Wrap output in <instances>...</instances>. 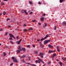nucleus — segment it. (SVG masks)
I'll use <instances>...</instances> for the list:
<instances>
[{
    "instance_id": "f704fd0d",
    "label": "nucleus",
    "mask_w": 66,
    "mask_h": 66,
    "mask_svg": "<svg viewBox=\"0 0 66 66\" xmlns=\"http://www.w3.org/2000/svg\"><path fill=\"white\" fill-rule=\"evenodd\" d=\"M40 61L41 62H42V63H43L44 64V61H43L42 60H41Z\"/></svg>"
},
{
    "instance_id": "69168bd1",
    "label": "nucleus",
    "mask_w": 66,
    "mask_h": 66,
    "mask_svg": "<svg viewBox=\"0 0 66 66\" xmlns=\"http://www.w3.org/2000/svg\"><path fill=\"white\" fill-rule=\"evenodd\" d=\"M23 62H24V61H23Z\"/></svg>"
},
{
    "instance_id": "4468645a",
    "label": "nucleus",
    "mask_w": 66,
    "mask_h": 66,
    "mask_svg": "<svg viewBox=\"0 0 66 66\" xmlns=\"http://www.w3.org/2000/svg\"><path fill=\"white\" fill-rule=\"evenodd\" d=\"M49 52L50 53H51V52H55V51H52V50H51V51H49Z\"/></svg>"
},
{
    "instance_id": "7ed1b4c3",
    "label": "nucleus",
    "mask_w": 66,
    "mask_h": 66,
    "mask_svg": "<svg viewBox=\"0 0 66 66\" xmlns=\"http://www.w3.org/2000/svg\"><path fill=\"white\" fill-rule=\"evenodd\" d=\"M40 54H39V56H40L42 58H43L44 57V56H43L44 55V54L42 53H39Z\"/></svg>"
},
{
    "instance_id": "a19ab883",
    "label": "nucleus",
    "mask_w": 66,
    "mask_h": 66,
    "mask_svg": "<svg viewBox=\"0 0 66 66\" xmlns=\"http://www.w3.org/2000/svg\"><path fill=\"white\" fill-rule=\"evenodd\" d=\"M38 3L39 4H41V3H40V2H38Z\"/></svg>"
},
{
    "instance_id": "052dcab7",
    "label": "nucleus",
    "mask_w": 66,
    "mask_h": 66,
    "mask_svg": "<svg viewBox=\"0 0 66 66\" xmlns=\"http://www.w3.org/2000/svg\"><path fill=\"white\" fill-rule=\"evenodd\" d=\"M57 60V61H58V60L57 59V60Z\"/></svg>"
},
{
    "instance_id": "cd10ccee",
    "label": "nucleus",
    "mask_w": 66,
    "mask_h": 66,
    "mask_svg": "<svg viewBox=\"0 0 66 66\" xmlns=\"http://www.w3.org/2000/svg\"><path fill=\"white\" fill-rule=\"evenodd\" d=\"M6 14V12H5L4 11L3 13V15H5Z\"/></svg>"
},
{
    "instance_id": "20e7f679",
    "label": "nucleus",
    "mask_w": 66,
    "mask_h": 66,
    "mask_svg": "<svg viewBox=\"0 0 66 66\" xmlns=\"http://www.w3.org/2000/svg\"><path fill=\"white\" fill-rule=\"evenodd\" d=\"M22 39H20L19 41H17L16 43H17L18 45H19V44H20V43H21V41L22 40Z\"/></svg>"
},
{
    "instance_id": "f257e3e1",
    "label": "nucleus",
    "mask_w": 66,
    "mask_h": 66,
    "mask_svg": "<svg viewBox=\"0 0 66 66\" xmlns=\"http://www.w3.org/2000/svg\"><path fill=\"white\" fill-rule=\"evenodd\" d=\"M49 37V35L47 34L46 36L44 37V38H42L41 39V41L42 42L43 40H45V39H46L47 38H48Z\"/></svg>"
},
{
    "instance_id": "4d7b16f0",
    "label": "nucleus",
    "mask_w": 66,
    "mask_h": 66,
    "mask_svg": "<svg viewBox=\"0 0 66 66\" xmlns=\"http://www.w3.org/2000/svg\"><path fill=\"white\" fill-rule=\"evenodd\" d=\"M49 35H52V34H49Z\"/></svg>"
},
{
    "instance_id": "f8f14e48",
    "label": "nucleus",
    "mask_w": 66,
    "mask_h": 66,
    "mask_svg": "<svg viewBox=\"0 0 66 66\" xmlns=\"http://www.w3.org/2000/svg\"><path fill=\"white\" fill-rule=\"evenodd\" d=\"M47 43H48V42L46 40L44 41V44L45 45H46V44H47Z\"/></svg>"
},
{
    "instance_id": "774afa93",
    "label": "nucleus",
    "mask_w": 66,
    "mask_h": 66,
    "mask_svg": "<svg viewBox=\"0 0 66 66\" xmlns=\"http://www.w3.org/2000/svg\"><path fill=\"white\" fill-rule=\"evenodd\" d=\"M65 63H66V62H65Z\"/></svg>"
},
{
    "instance_id": "4c0bfd02",
    "label": "nucleus",
    "mask_w": 66,
    "mask_h": 66,
    "mask_svg": "<svg viewBox=\"0 0 66 66\" xmlns=\"http://www.w3.org/2000/svg\"><path fill=\"white\" fill-rule=\"evenodd\" d=\"M9 39L10 40H13V39H12V37H11L10 38H9Z\"/></svg>"
},
{
    "instance_id": "09e8293b",
    "label": "nucleus",
    "mask_w": 66,
    "mask_h": 66,
    "mask_svg": "<svg viewBox=\"0 0 66 66\" xmlns=\"http://www.w3.org/2000/svg\"><path fill=\"white\" fill-rule=\"evenodd\" d=\"M8 27H9V28H11V26H10V25H9V26H8Z\"/></svg>"
},
{
    "instance_id": "1a4fd4ad",
    "label": "nucleus",
    "mask_w": 66,
    "mask_h": 66,
    "mask_svg": "<svg viewBox=\"0 0 66 66\" xmlns=\"http://www.w3.org/2000/svg\"><path fill=\"white\" fill-rule=\"evenodd\" d=\"M48 46L49 48H53V46H51V44H49L48 45Z\"/></svg>"
},
{
    "instance_id": "393cba45",
    "label": "nucleus",
    "mask_w": 66,
    "mask_h": 66,
    "mask_svg": "<svg viewBox=\"0 0 66 66\" xmlns=\"http://www.w3.org/2000/svg\"><path fill=\"white\" fill-rule=\"evenodd\" d=\"M3 54H4V56H5V55H6V53H5L4 52H3Z\"/></svg>"
},
{
    "instance_id": "f3484780",
    "label": "nucleus",
    "mask_w": 66,
    "mask_h": 66,
    "mask_svg": "<svg viewBox=\"0 0 66 66\" xmlns=\"http://www.w3.org/2000/svg\"><path fill=\"white\" fill-rule=\"evenodd\" d=\"M18 49L19 50H20L21 51H22V50H21V47L20 46H19V48Z\"/></svg>"
},
{
    "instance_id": "5701e85b",
    "label": "nucleus",
    "mask_w": 66,
    "mask_h": 66,
    "mask_svg": "<svg viewBox=\"0 0 66 66\" xmlns=\"http://www.w3.org/2000/svg\"><path fill=\"white\" fill-rule=\"evenodd\" d=\"M64 1V0H60V3H62V2H63Z\"/></svg>"
},
{
    "instance_id": "f03ea898",
    "label": "nucleus",
    "mask_w": 66,
    "mask_h": 66,
    "mask_svg": "<svg viewBox=\"0 0 66 66\" xmlns=\"http://www.w3.org/2000/svg\"><path fill=\"white\" fill-rule=\"evenodd\" d=\"M12 59L13 60L14 62H15V63H17L18 62L17 60V59L16 58L14 57H12Z\"/></svg>"
},
{
    "instance_id": "bf43d9fd",
    "label": "nucleus",
    "mask_w": 66,
    "mask_h": 66,
    "mask_svg": "<svg viewBox=\"0 0 66 66\" xmlns=\"http://www.w3.org/2000/svg\"><path fill=\"white\" fill-rule=\"evenodd\" d=\"M18 24H19V23L18 22Z\"/></svg>"
},
{
    "instance_id": "2eb2a0df",
    "label": "nucleus",
    "mask_w": 66,
    "mask_h": 66,
    "mask_svg": "<svg viewBox=\"0 0 66 66\" xmlns=\"http://www.w3.org/2000/svg\"><path fill=\"white\" fill-rule=\"evenodd\" d=\"M26 57V56L23 55L20 57L21 59H22V58H24V57Z\"/></svg>"
},
{
    "instance_id": "e433bc0d",
    "label": "nucleus",
    "mask_w": 66,
    "mask_h": 66,
    "mask_svg": "<svg viewBox=\"0 0 66 66\" xmlns=\"http://www.w3.org/2000/svg\"><path fill=\"white\" fill-rule=\"evenodd\" d=\"M32 21L33 22H35L36 21V20H33Z\"/></svg>"
},
{
    "instance_id": "0eeeda50",
    "label": "nucleus",
    "mask_w": 66,
    "mask_h": 66,
    "mask_svg": "<svg viewBox=\"0 0 66 66\" xmlns=\"http://www.w3.org/2000/svg\"><path fill=\"white\" fill-rule=\"evenodd\" d=\"M9 35L10 36H11V37H13V38H14V39H15V37L14 36V35H13L11 34H10Z\"/></svg>"
},
{
    "instance_id": "6e6d98bb",
    "label": "nucleus",
    "mask_w": 66,
    "mask_h": 66,
    "mask_svg": "<svg viewBox=\"0 0 66 66\" xmlns=\"http://www.w3.org/2000/svg\"><path fill=\"white\" fill-rule=\"evenodd\" d=\"M39 40H37L38 42H39Z\"/></svg>"
},
{
    "instance_id": "13d9d810",
    "label": "nucleus",
    "mask_w": 66,
    "mask_h": 66,
    "mask_svg": "<svg viewBox=\"0 0 66 66\" xmlns=\"http://www.w3.org/2000/svg\"><path fill=\"white\" fill-rule=\"evenodd\" d=\"M10 52L9 53V54H10Z\"/></svg>"
},
{
    "instance_id": "338daca9",
    "label": "nucleus",
    "mask_w": 66,
    "mask_h": 66,
    "mask_svg": "<svg viewBox=\"0 0 66 66\" xmlns=\"http://www.w3.org/2000/svg\"><path fill=\"white\" fill-rule=\"evenodd\" d=\"M65 50H66V49H65Z\"/></svg>"
},
{
    "instance_id": "5fc2aeb1",
    "label": "nucleus",
    "mask_w": 66,
    "mask_h": 66,
    "mask_svg": "<svg viewBox=\"0 0 66 66\" xmlns=\"http://www.w3.org/2000/svg\"><path fill=\"white\" fill-rule=\"evenodd\" d=\"M4 1H7V0H3Z\"/></svg>"
},
{
    "instance_id": "ea45409f",
    "label": "nucleus",
    "mask_w": 66,
    "mask_h": 66,
    "mask_svg": "<svg viewBox=\"0 0 66 66\" xmlns=\"http://www.w3.org/2000/svg\"><path fill=\"white\" fill-rule=\"evenodd\" d=\"M40 46L41 47H43V45L42 44H40Z\"/></svg>"
},
{
    "instance_id": "c756f323",
    "label": "nucleus",
    "mask_w": 66,
    "mask_h": 66,
    "mask_svg": "<svg viewBox=\"0 0 66 66\" xmlns=\"http://www.w3.org/2000/svg\"><path fill=\"white\" fill-rule=\"evenodd\" d=\"M23 31H24H24H27V29H24L23 30Z\"/></svg>"
},
{
    "instance_id": "bb28decb",
    "label": "nucleus",
    "mask_w": 66,
    "mask_h": 66,
    "mask_svg": "<svg viewBox=\"0 0 66 66\" xmlns=\"http://www.w3.org/2000/svg\"><path fill=\"white\" fill-rule=\"evenodd\" d=\"M47 26V24H45V26H43V28H45V27H46Z\"/></svg>"
},
{
    "instance_id": "e2e57ef3",
    "label": "nucleus",
    "mask_w": 66,
    "mask_h": 66,
    "mask_svg": "<svg viewBox=\"0 0 66 66\" xmlns=\"http://www.w3.org/2000/svg\"><path fill=\"white\" fill-rule=\"evenodd\" d=\"M45 65H43V66H45Z\"/></svg>"
},
{
    "instance_id": "3c124183",
    "label": "nucleus",
    "mask_w": 66,
    "mask_h": 66,
    "mask_svg": "<svg viewBox=\"0 0 66 66\" xmlns=\"http://www.w3.org/2000/svg\"><path fill=\"white\" fill-rule=\"evenodd\" d=\"M38 24H39V25H41V23H39Z\"/></svg>"
},
{
    "instance_id": "aec40b11",
    "label": "nucleus",
    "mask_w": 66,
    "mask_h": 66,
    "mask_svg": "<svg viewBox=\"0 0 66 66\" xmlns=\"http://www.w3.org/2000/svg\"><path fill=\"white\" fill-rule=\"evenodd\" d=\"M20 52V51L19 50H18L16 51V52L17 53H19Z\"/></svg>"
},
{
    "instance_id": "2f4dec72",
    "label": "nucleus",
    "mask_w": 66,
    "mask_h": 66,
    "mask_svg": "<svg viewBox=\"0 0 66 66\" xmlns=\"http://www.w3.org/2000/svg\"><path fill=\"white\" fill-rule=\"evenodd\" d=\"M54 30H56V26H55L54 27Z\"/></svg>"
},
{
    "instance_id": "58836bf2",
    "label": "nucleus",
    "mask_w": 66,
    "mask_h": 66,
    "mask_svg": "<svg viewBox=\"0 0 66 66\" xmlns=\"http://www.w3.org/2000/svg\"><path fill=\"white\" fill-rule=\"evenodd\" d=\"M33 14V12H30V15H31V14Z\"/></svg>"
},
{
    "instance_id": "b1692460",
    "label": "nucleus",
    "mask_w": 66,
    "mask_h": 66,
    "mask_svg": "<svg viewBox=\"0 0 66 66\" xmlns=\"http://www.w3.org/2000/svg\"><path fill=\"white\" fill-rule=\"evenodd\" d=\"M10 42L11 43V44H12V45H13L14 44V42H12V41L10 40Z\"/></svg>"
},
{
    "instance_id": "c85d7f7f",
    "label": "nucleus",
    "mask_w": 66,
    "mask_h": 66,
    "mask_svg": "<svg viewBox=\"0 0 66 66\" xmlns=\"http://www.w3.org/2000/svg\"><path fill=\"white\" fill-rule=\"evenodd\" d=\"M34 53H35V54H37V53H38V52L37 51H35L34 52Z\"/></svg>"
},
{
    "instance_id": "423d86ee",
    "label": "nucleus",
    "mask_w": 66,
    "mask_h": 66,
    "mask_svg": "<svg viewBox=\"0 0 66 66\" xmlns=\"http://www.w3.org/2000/svg\"><path fill=\"white\" fill-rule=\"evenodd\" d=\"M57 50L59 52H60V47L59 46H57Z\"/></svg>"
},
{
    "instance_id": "0e129e2a",
    "label": "nucleus",
    "mask_w": 66,
    "mask_h": 66,
    "mask_svg": "<svg viewBox=\"0 0 66 66\" xmlns=\"http://www.w3.org/2000/svg\"><path fill=\"white\" fill-rule=\"evenodd\" d=\"M24 10H22V11H23Z\"/></svg>"
},
{
    "instance_id": "473e14b6",
    "label": "nucleus",
    "mask_w": 66,
    "mask_h": 66,
    "mask_svg": "<svg viewBox=\"0 0 66 66\" xmlns=\"http://www.w3.org/2000/svg\"><path fill=\"white\" fill-rule=\"evenodd\" d=\"M28 60L29 61H30L31 60V57H28Z\"/></svg>"
},
{
    "instance_id": "9d476101",
    "label": "nucleus",
    "mask_w": 66,
    "mask_h": 66,
    "mask_svg": "<svg viewBox=\"0 0 66 66\" xmlns=\"http://www.w3.org/2000/svg\"><path fill=\"white\" fill-rule=\"evenodd\" d=\"M41 21H44V18L43 17L41 18Z\"/></svg>"
},
{
    "instance_id": "37998d69",
    "label": "nucleus",
    "mask_w": 66,
    "mask_h": 66,
    "mask_svg": "<svg viewBox=\"0 0 66 66\" xmlns=\"http://www.w3.org/2000/svg\"><path fill=\"white\" fill-rule=\"evenodd\" d=\"M32 46H33V47H34V48H35V45H32Z\"/></svg>"
},
{
    "instance_id": "a18cd8bd",
    "label": "nucleus",
    "mask_w": 66,
    "mask_h": 66,
    "mask_svg": "<svg viewBox=\"0 0 66 66\" xmlns=\"http://www.w3.org/2000/svg\"><path fill=\"white\" fill-rule=\"evenodd\" d=\"M38 59L39 60H40V61H41L42 60H41V59H40L39 58H38Z\"/></svg>"
},
{
    "instance_id": "7c9ffc66",
    "label": "nucleus",
    "mask_w": 66,
    "mask_h": 66,
    "mask_svg": "<svg viewBox=\"0 0 66 66\" xmlns=\"http://www.w3.org/2000/svg\"><path fill=\"white\" fill-rule=\"evenodd\" d=\"M33 28H30L29 29V31H31V30H33Z\"/></svg>"
},
{
    "instance_id": "864d4df0",
    "label": "nucleus",
    "mask_w": 66,
    "mask_h": 66,
    "mask_svg": "<svg viewBox=\"0 0 66 66\" xmlns=\"http://www.w3.org/2000/svg\"><path fill=\"white\" fill-rule=\"evenodd\" d=\"M16 38L17 39H18V37H17Z\"/></svg>"
},
{
    "instance_id": "c9c22d12",
    "label": "nucleus",
    "mask_w": 66,
    "mask_h": 66,
    "mask_svg": "<svg viewBox=\"0 0 66 66\" xmlns=\"http://www.w3.org/2000/svg\"><path fill=\"white\" fill-rule=\"evenodd\" d=\"M27 47H29V48L30 47V45H27Z\"/></svg>"
},
{
    "instance_id": "c03bdc74",
    "label": "nucleus",
    "mask_w": 66,
    "mask_h": 66,
    "mask_svg": "<svg viewBox=\"0 0 66 66\" xmlns=\"http://www.w3.org/2000/svg\"><path fill=\"white\" fill-rule=\"evenodd\" d=\"M42 15L43 16H46V14H43Z\"/></svg>"
},
{
    "instance_id": "dca6fc26",
    "label": "nucleus",
    "mask_w": 66,
    "mask_h": 66,
    "mask_svg": "<svg viewBox=\"0 0 66 66\" xmlns=\"http://www.w3.org/2000/svg\"><path fill=\"white\" fill-rule=\"evenodd\" d=\"M24 12L25 14H26V15H28V12H27V10H24Z\"/></svg>"
},
{
    "instance_id": "9b49d317",
    "label": "nucleus",
    "mask_w": 66,
    "mask_h": 66,
    "mask_svg": "<svg viewBox=\"0 0 66 66\" xmlns=\"http://www.w3.org/2000/svg\"><path fill=\"white\" fill-rule=\"evenodd\" d=\"M62 24L63 26H64H64H65L66 24V22L65 21L63 22L62 23Z\"/></svg>"
},
{
    "instance_id": "a878e982",
    "label": "nucleus",
    "mask_w": 66,
    "mask_h": 66,
    "mask_svg": "<svg viewBox=\"0 0 66 66\" xmlns=\"http://www.w3.org/2000/svg\"><path fill=\"white\" fill-rule=\"evenodd\" d=\"M46 41H47V43H49V42H50V41H51V40L50 39L48 40H46Z\"/></svg>"
},
{
    "instance_id": "680f3d73",
    "label": "nucleus",
    "mask_w": 66,
    "mask_h": 66,
    "mask_svg": "<svg viewBox=\"0 0 66 66\" xmlns=\"http://www.w3.org/2000/svg\"><path fill=\"white\" fill-rule=\"evenodd\" d=\"M1 44H0V46H1Z\"/></svg>"
},
{
    "instance_id": "4be33fe9",
    "label": "nucleus",
    "mask_w": 66,
    "mask_h": 66,
    "mask_svg": "<svg viewBox=\"0 0 66 66\" xmlns=\"http://www.w3.org/2000/svg\"><path fill=\"white\" fill-rule=\"evenodd\" d=\"M62 60H64V61H66V58L63 57L62 58Z\"/></svg>"
},
{
    "instance_id": "6ab92c4d",
    "label": "nucleus",
    "mask_w": 66,
    "mask_h": 66,
    "mask_svg": "<svg viewBox=\"0 0 66 66\" xmlns=\"http://www.w3.org/2000/svg\"><path fill=\"white\" fill-rule=\"evenodd\" d=\"M22 50L23 51H24L26 50V48H22Z\"/></svg>"
},
{
    "instance_id": "603ef678",
    "label": "nucleus",
    "mask_w": 66,
    "mask_h": 66,
    "mask_svg": "<svg viewBox=\"0 0 66 66\" xmlns=\"http://www.w3.org/2000/svg\"><path fill=\"white\" fill-rule=\"evenodd\" d=\"M2 15V13H1L0 14V15L1 16V15Z\"/></svg>"
},
{
    "instance_id": "6e6552de",
    "label": "nucleus",
    "mask_w": 66,
    "mask_h": 66,
    "mask_svg": "<svg viewBox=\"0 0 66 66\" xmlns=\"http://www.w3.org/2000/svg\"><path fill=\"white\" fill-rule=\"evenodd\" d=\"M35 62L36 63H40V61L39 60H36L35 61Z\"/></svg>"
},
{
    "instance_id": "de8ad7c7",
    "label": "nucleus",
    "mask_w": 66,
    "mask_h": 66,
    "mask_svg": "<svg viewBox=\"0 0 66 66\" xmlns=\"http://www.w3.org/2000/svg\"><path fill=\"white\" fill-rule=\"evenodd\" d=\"M8 20H10V18H8L7 19V21H8Z\"/></svg>"
},
{
    "instance_id": "8fccbe9b",
    "label": "nucleus",
    "mask_w": 66,
    "mask_h": 66,
    "mask_svg": "<svg viewBox=\"0 0 66 66\" xmlns=\"http://www.w3.org/2000/svg\"><path fill=\"white\" fill-rule=\"evenodd\" d=\"M26 24H24V27H26Z\"/></svg>"
},
{
    "instance_id": "ddd939ff",
    "label": "nucleus",
    "mask_w": 66,
    "mask_h": 66,
    "mask_svg": "<svg viewBox=\"0 0 66 66\" xmlns=\"http://www.w3.org/2000/svg\"><path fill=\"white\" fill-rule=\"evenodd\" d=\"M56 56V54L54 53L53 54V56H52V57H53V58H54V56Z\"/></svg>"
},
{
    "instance_id": "39448f33",
    "label": "nucleus",
    "mask_w": 66,
    "mask_h": 66,
    "mask_svg": "<svg viewBox=\"0 0 66 66\" xmlns=\"http://www.w3.org/2000/svg\"><path fill=\"white\" fill-rule=\"evenodd\" d=\"M26 64H28V65H31V66H36V65L35 64H31L29 63H26Z\"/></svg>"
},
{
    "instance_id": "72a5a7b5",
    "label": "nucleus",
    "mask_w": 66,
    "mask_h": 66,
    "mask_svg": "<svg viewBox=\"0 0 66 66\" xmlns=\"http://www.w3.org/2000/svg\"><path fill=\"white\" fill-rule=\"evenodd\" d=\"M13 65V63H12L11 64H10V66H12V65Z\"/></svg>"
},
{
    "instance_id": "79ce46f5",
    "label": "nucleus",
    "mask_w": 66,
    "mask_h": 66,
    "mask_svg": "<svg viewBox=\"0 0 66 66\" xmlns=\"http://www.w3.org/2000/svg\"><path fill=\"white\" fill-rule=\"evenodd\" d=\"M3 30V29L2 28L1 29H0V31H2Z\"/></svg>"
},
{
    "instance_id": "49530a36",
    "label": "nucleus",
    "mask_w": 66,
    "mask_h": 66,
    "mask_svg": "<svg viewBox=\"0 0 66 66\" xmlns=\"http://www.w3.org/2000/svg\"><path fill=\"white\" fill-rule=\"evenodd\" d=\"M8 33L7 32H6L5 34V35H7Z\"/></svg>"
},
{
    "instance_id": "412c9836",
    "label": "nucleus",
    "mask_w": 66,
    "mask_h": 66,
    "mask_svg": "<svg viewBox=\"0 0 66 66\" xmlns=\"http://www.w3.org/2000/svg\"><path fill=\"white\" fill-rule=\"evenodd\" d=\"M29 3L30 4V5H32V4H33V3L31 1L29 2Z\"/></svg>"
},
{
    "instance_id": "a211bd4d",
    "label": "nucleus",
    "mask_w": 66,
    "mask_h": 66,
    "mask_svg": "<svg viewBox=\"0 0 66 66\" xmlns=\"http://www.w3.org/2000/svg\"><path fill=\"white\" fill-rule=\"evenodd\" d=\"M59 63L60 65L61 66H62V62H59Z\"/></svg>"
}]
</instances>
